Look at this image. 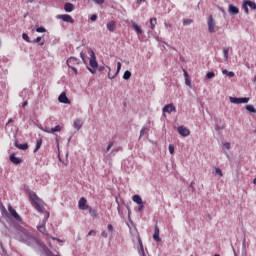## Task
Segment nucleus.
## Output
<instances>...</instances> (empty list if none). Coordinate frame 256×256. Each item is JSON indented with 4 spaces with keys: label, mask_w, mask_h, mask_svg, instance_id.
<instances>
[{
    "label": "nucleus",
    "mask_w": 256,
    "mask_h": 256,
    "mask_svg": "<svg viewBox=\"0 0 256 256\" xmlns=\"http://www.w3.org/2000/svg\"><path fill=\"white\" fill-rule=\"evenodd\" d=\"M123 79H125L126 81H129V79H131V71L126 70L124 72Z\"/></svg>",
    "instance_id": "nucleus-27"
},
{
    "label": "nucleus",
    "mask_w": 256,
    "mask_h": 256,
    "mask_svg": "<svg viewBox=\"0 0 256 256\" xmlns=\"http://www.w3.org/2000/svg\"><path fill=\"white\" fill-rule=\"evenodd\" d=\"M57 19H61L65 23H75V20L73 19V17H71V15H68V14L58 15Z\"/></svg>",
    "instance_id": "nucleus-10"
},
{
    "label": "nucleus",
    "mask_w": 256,
    "mask_h": 256,
    "mask_svg": "<svg viewBox=\"0 0 256 256\" xmlns=\"http://www.w3.org/2000/svg\"><path fill=\"white\" fill-rule=\"evenodd\" d=\"M63 129L60 125L55 126L54 128H51L52 133H57Z\"/></svg>",
    "instance_id": "nucleus-31"
},
{
    "label": "nucleus",
    "mask_w": 256,
    "mask_h": 256,
    "mask_svg": "<svg viewBox=\"0 0 256 256\" xmlns=\"http://www.w3.org/2000/svg\"><path fill=\"white\" fill-rule=\"evenodd\" d=\"M89 205H87V199L85 197H81L78 202V208L81 209V211H85L89 209Z\"/></svg>",
    "instance_id": "nucleus-9"
},
{
    "label": "nucleus",
    "mask_w": 256,
    "mask_h": 256,
    "mask_svg": "<svg viewBox=\"0 0 256 256\" xmlns=\"http://www.w3.org/2000/svg\"><path fill=\"white\" fill-rule=\"evenodd\" d=\"M139 254H140L141 256H147V255L145 254V249L139 250Z\"/></svg>",
    "instance_id": "nucleus-54"
},
{
    "label": "nucleus",
    "mask_w": 256,
    "mask_h": 256,
    "mask_svg": "<svg viewBox=\"0 0 256 256\" xmlns=\"http://www.w3.org/2000/svg\"><path fill=\"white\" fill-rule=\"evenodd\" d=\"M44 253L46 256L53 255V252H51V250L49 248H47V246L44 247Z\"/></svg>",
    "instance_id": "nucleus-33"
},
{
    "label": "nucleus",
    "mask_w": 256,
    "mask_h": 256,
    "mask_svg": "<svg viewBox=\"0 0 256 256\" xmlns=\"http://www.w3.org/2000/svg\"><path fill=\"white\" fill-rule=\"evenodd\" d=\"M138 243L140 245V251H143V249H145V248L143 247V241H141V237H139V236H138Z\"/></svg>",
    "instance_id": "nucleus-43"
},
{
    "label": "nucleus",
    "mask_w": 256,
    "mask_h": 256,
    "mask_svg": "<svg viewBox=\"0 0 256 256\" xmlns=\"http://www.w3.org/2000/svg\"><path fill=\"white\" fill-rule=\"evenodd\" d=\"M184 75H185L186 79L189 78V74L187 73V71H184Z\"/></svg>",
    "instance_id": "nucleus-63"
},
{
    "label": "nucleus",
    "mask_w": 256,
    "mask_h": 256,
    "mask_svg": "<svg viewBox=\"0 0 256 256\" xmlns=\"http://www.w3.org/2000/svg\"><path fill=\"white\" fill-rule=\"evenodd\" d=\"M52 240L53 241H58V243H61V239H59V238L52 237Z\"/></svg>",
    "instance_id": "nucleus-60"
},
{
    "label": "nucleus",
    "mask_w": 256,
    "mask_h": 256,
    "mask_svg": "<svg viewBox=\"0 0 256 256\" xmlns=\"http://www.w3.org/2000/svg\"><path fill=\"white\" fill-rule=\"evenodd\" d=\"M101 237H103L104 239H107V237H109V235L107 234L106 231H103V232L101 233Z\"/></svg>",
    "instance_id": "nucleus-50"
},
{
    "label": "nucleus",
    "mask_w": 256,
    "mask_h": 256,
    "mask_svg": "<svg viewBox=\"0 0 256 256\" xmlns=\"http://www.w3.org/2000/svg\"><path fill=\"white\" fill-rule=\"evenodd\" d=\"M41 145H43V140L42 139H38L36 142V148L34 150V153L39 151V149H41Z\"/></svg>",
    "instance_id": "nucleus-25"
},
{
    "label": "nucleus",
    "mask_w": 256,
    "mask_h": 256,
    "mask_svg": "<svg viewBox=\"0 0 256 256\" xmlns=\"http://www.w3.org/2000/svg\"><path fill=\"white\" fill-rule=\"evenodd\" d=\"M191 23H193V20L187 19V20H184L183 25H191Z\"/></svg>",
    "instance_id": "nucleus-45"
},
{
    "label": "nucleus",
    "mask_w": 256,
    "mask_h": 256,
    "mask_svg": "<svg viewBox=\"0 0 256 256\" xmlns=\"http://www.w3.org/2000/svg\"><path fill=\"white\" fill-rule=\"evenodd\" d=\"M185 83L188 87H191V80H189V78H186Z\"/></svg>",
    "instance_id": "nucleus-53"
},
{
    "label": "nucleus",
    "mask_w": 256,
    "mask_h": 256,
    "mask_svg": "<svg viewBox=\"0 0 256 256\" xmlns=\"http://www.w3.org/2000/svg\"><path fill=\"white\" fill-rule=\"evenodd\" d=\"M127 211H128V218L130 223L133 225V220H131V208L129 207V205H126Z\"/></svg>",
    "instance_id": "nucleus-35"
},
{
    "label": "nucleus",
    "mask_w": 256,
    "mask_h": 256,
    "mask_svg": "<svg viewBox=\"0 0 256 256\" xmlns=\"http://www.w3.org/2000/svg\"><path fill=\"white\" fill-rule=\"evenodd\" d=\"M60 163H61L62 165H65V166L67 167V162L61 161Z\"/></svg>",
    "instance_id": "nucleus-64"
},
{
    "label": "nucleus",
    "mask_w": 256,
    "mask_h": 256,
    "mask_svg": "<svg viewBox=\"0 0 256 256\" xmlns=\"http://www.w3.org/2000/svg\"><path fill=\"white\" fill-rule=\"evenodd\" d=\"M194 185H195V182L192 181L190 183V187H191L192 191H195V186Z\"/></svg>",
    "instance_id": "nucleus-57"
},
{
    "label": "nucleus",
    "mask_w": 256,
    "mask_h": 256,
    "mask_svg": "<svg viewBox=\"0 0 256 256\" xmlns=\"http://www.w3.org/2000/svg\"><path fill=\"white\" fill-rule=\"evenodd\" d=\"M97 233V231L96 230H90L89 232H88V237H91V235H95Z\"/></svg>",
    "instance_id": "nucleus-49"
},
{
    "label": "nucleus",
    "mask_w": 256,
    "mask_h": 256,
    "mask_svg": "<svg viewBox=\"0 0 256 256\" xmlns=\"http://www.w3.org/2000/svg\"><path fill=\"white\" fill-rule=\"evenodd\" d=\"M113 147V142H109L107 148H106V151L109 152L111 151V148Z\"/></svg>",
    "instance_id": "nucleus-48"
},
{
    "label": "nucleus",
    "mask_w": 256,
    "mask_h": 256,
    "mask_svg": "<svg viewBox=\"0 0 256 256\" xmlns=\"http://www.w3.org/2000/svg\"><path fill=\"white\" fill-rule=\"evenodd\" d=\"M89 65L92 68H89L90 73H95L97 71V67H99V64L97 63V57H95V52H93V50L90 51Z\"/></svg>",
    "instance_id": "nucleus-3"
},
{
    "label": "nucleus",
    "mask_w": 256,
    "mask_h": 256,
    "mask_svg": "<svg viewBox=\"0 0 256 256\" xmlns=\"http://www.w3.org/2000/svg\"><path fill=\"white\" fill-rule=\"evenodd\" d=\"M169 153H170L171 155H173V154L175 153V146H173V144H170V145H169Z\"/></svg>",
    "instance_id": "nucleus-41"
},
{
    "label": "nucleus",
    "mask_w": 256,
    "mask_h": 256,
    "mask_svg": "<svg viewBox=\"0 0 256 256\" xmlns=\"http://www.w3.org/2000/svg\"><path fill=\"white\" fill-rule=\"evenodd\" d=\"M213 77H215V72H208L206 74V79H213Z\"/></svg>",
    "instance_id": "nucleus-38"
},
{
    "label": "nucleus",
    "mask_w": 256,
    "mask_h": 256,
    "mask_svg": "<svg viewBox=\"0 0 256 256\" xmlns=\"http://www.w3.org/2000/svg\"><path fill=\"white\" fill-rule=\"evenodd\" d=\"M207 25H208L209 33H215V31H216L215 29L217 27V23L215 22V19L213 18V15H210L208 17Z\"/></svg>",
    "instance_id": "nucleus-5"
},
{
    "label": "nucleus",
    "mask_w": 256,
    "mask_h": 256,
    "mask_svg": "<svg viewBox=\"0 0 256 256\" xmlns=\"http://www.w3.org/2000/svg\"><path fill=\"white\" fill-rule=\"evenodd\" d=\"M14 239L20 241L21 243H25V245H28V247H37L41 245L39 239L35 238V236L31 235L27 229L19 225L16 227Z\"/></svg>",
    "instance_id": "nucleus-2"
},
{
    "label": "nucleus",
    "mask_w": 256,
    "mask_h": 256,
    "mask_svg": "<svg viewBox=\"0 0 256 256\" xmlns=\"http://www.w3.org/2000/svg\"><path fill=\"white\" fill-rule=\"evenodd\" d=\"M90 20H91V21H97V14H93V15L90 17Z\"/></svg>",
    "instance_id": "nucleus-51"
},
{
    "label": "nucleus",
    "mask_w": 256,
    "mask_h": 256,
    "mask_svg": "<svg viewBox=\"0 0 256 256\" xmlns=\"http://www.w3.org/2000/svg\"><path fill=\"white\" fill-rule=\"evenodd\" d=\"M143 209H145L144 202H142L141 204H138V213H143Z\"/></svg>",
    "instance_id": "nucleus-32"
},
{
    "label": "nucleus",
    "mask_w": 256,
    "mask_h": 256,
    "mask_svg": "<svg viewBox=\"0 0 256 256\" xmlns=\"http://www.w3.org/2000/svg\"><path fill=\"white\" fill-rule=\"evenodd\" d=\"M14 165H21V161H13Z\"/></svg>",
    "instance_id": "nucleus-61"
},
{
    "label": "nucleus",
    "mask_w": 256,
    "mask_h": 256,
    "mask_svg": "<svg viewBox=\"0 0 256 256\" xmlns=\"http://www.w3.org/2000/svg\"><path fill=\"white\" fill-rule=\"evenodd\" d=\"M148 129L147 127H143L140 131V137H143L147 133Z\"/></svg>",
    "instance_id": "nucleus-40"
},
{
    "label": "nucleus",
    "mask_w": 256,
    "mask_h": 256,
    "mask_svg": "<svg viewBox=\"0 0 256 256\" xmlns=\"http://www.w3.org/2000/svg\"><path fill=\"white\" fill-rule=\"evenodd\" d=\"M80 61L76 57H70L67 60L68 67L73 71L74 75H77V65H79Z\"/></svg>",
    "instance_id": "nucleus-4"
},
{
    "label": "nucleus",
    "mask_w": 256,
    "mask_h": 256,
    "mask_svg": "<svg viewBox=\"0 0 256 256\" xmlns=\"http://www.w3.org/2000/svg\"><path fill=\"white\" fill-rule=\"evenodd\" d=\"M10 161H19V159L15 158V156H10Z\"/></svg>",
    "instance_id": "nucleus-59"
},
{
    "label": "nucleus",
    "mask_w": 256,
    "mask_h": 256,
    "mask_svg": "<svg viewBox=\"0 0 256 256\" xmlns=\"http://www.w3.org/2000/svg\"><path fill=\"white\" fill-rule=\"evenodd\" d=\"M40 41H41V36H39L35 40H33V43H40Z\"/></svg>",
    "instance_id": "nucleus-55"
},
{
    "label": "nucleus",
    "mask_w": 256,
    "mask_h": 256,
    "mask_svg": "<svg viewBox=\"0 0 256 256\" xmlns=\"http://www.w3.org/2000/svg\"><path fill=\"white\" fill-rule=\"evenodd\" d=\"M228 13H230V15H239V8L233 4H230L228 6Z\"/></svg>",
    "instance_id": "nucleus-14"
},
{
    "label": "nucleus",
    "mask_w": 256,
    "mask_h": 256,
    "mask_svg": "<svg viewBox=\"0 0 256 256\" xmlns=\"http://www.w3.org/2000/svg\"><path fill=\"white\" fill-rule=\"evenodd\" d=\"M132 27L134 31H136L137 35H143V30L141 29V26H139L137 23L132 22Z\"/></svg>",
    "instance_id": "nucleus-20"
},
{
    "label": "nucleus",
    "mask_w": 256,
    "mask_h": 256,
    "mask_svg": "<svg viewBox=\"0 0 256 256\" xmlns=\"http://www.w3.org/2000/svg\"><path fill=\"white\" fill-rule=\"evenodd\" d=\"M43 131H44L45 133H53V132L51 131V128H45V129H43Z\"/></svg>",
    "instance_id": "nucleus-56"
},
{
    "label": "nucleus",
    "mask_w": 256,
    "mask_h": 256,
    "mask_svg": "<svg viewBox=\"0 0 256 256\" xmlns=\"http://www.w3.org/2000/svg\"><path fill=\"white\" fill-rule=\"evenodd\" d=\"M29 105V102L28 101H24L23 104H22V107L25 108Z\"/></svg>",
    "instance_id": "nucleus-58"
},
{
    "label": "nucleus",
    "mask_w": 256,
    "mask_h": 256,
    "mask_svg": "<svg viewBox=\"0 0 256 256\" xmlns=\"http://www.w3.org/2000/svg\"><path fill=\"white\" fill-rule=\"evenodd\" d=\"M36 31L37 33H45V31L47 30L45 29V27H39V28H36Z\"/></svg>",
    "instance_id": "nucleus-42"
},
{
    "label": "nucleus",
    "mask_w": 256,
    "mask_h": 256,
    "mask_svg": "<svg viewBox=\"0 0 256 256\" xmlns=\"http://www.w3.org/2000/svg\"><path fill=\"white\" fill-rule=\"evenodd\" d=\"M230 103H234L235 105H239L241 103H249V98H237V97H230L229 98Z\"/></svg>",
    "instance_id": "nucleus-7"
},
{
    "label": "nucleus",
    "mask_w": 256,
    "mask_h": 256,
    "mask_svg": "<svg viewBox=\"0 0 256 256\" xmlns=\"http://www.w3.org/2000/svg\"><path fill=\"white\" fill-rule=\"evenodd\" d=\"M246 5H248V7H250V9H253L254 11H256V3L251 1V0H246Z\"/></svg>",
    "instance_id": "nucleus-23"
},
{
    "label": "nucleus",
    "mask_w": 256,
    "mask_h": 256,
    "mask_svg": "<svg viewBox=\"0 0 256 256\" xmlns=\"http://www.w3.org/2000/svg\"><path fill=\"white\" fill-rule=\"evenodd\" d=\"M177 111V108H175V105L173 103H170L163 107L162 113L165 116V113H175Z\"/></svg>",
    "instance_id": "nucleus-8"
},
{
    "label": "nucleus",
    "mask_w": 256,
    "mask_h": 256,
    "mask_svg": "<svg viewBox=\"0 0 256 256\" xmlns=\"http://www.w3.org/2000/svg\"><path fill=\"white\" fill-rule=\"evenodd\" d=\"M153 239L156 241V243H161V237H159V226H155L154 234H153Z\"/></svg>",
    "instance_id": "nucleus-16"
},
{
    "label": "nucleus",
    "mask_w": 256,
    "mask_h": 256,
    "mask_svg": "<svg viewBox=\"0 0 256 256\" xmlns=\"http://www.w3.org/2000/svg\"><path fill=\"white\" fill-rule=\"evenodd\" d=\"M64 11H66V13H71V12L75 11V5H73V4L70 3V2H67V3L64 5Z\"/></svg>",
    "instance_id": "nucleus-17"
},
{
    "label": "nucleus",
    "mask_w": 256,
    "mask_h": 256,
    "mask_svg": "<svg viewBox=\"0 0 256 256\" xmlns=\"http://www.w3.org/2000/svg\"><path fill=\"white\" fill-rule=\"evenodd\" d=\"M73 127L76 129V131H79L81 127H83V121L81 119H76L73 123Z\"/></svg>",
    "instance_id": "nucleus-19"
},
{
    "label": "nucleus",
    "mask_w": 256,
    "mask_h": 256,
    "mask_svg": "<svg viewBox=\"0 0 256 256\" xmlns=\"http://www.w3.org/2000/svg\"><path fill=\"white\" fill-rule=\"evenodd\" d=\"M156 25H157V18H151L150 19V29H155Z\"/></svg>",
    "instance_id": "nucleus-26"
},
{
    "label": "nucleus",
    "mask_w": 256,
    "mask_h": 256,
    "mask_svg": "<svg viewBox=\"0 0 256 256\" xmlns=\"http://www.w3.org/2000/svg\"><path fill=\"white\" fill-rule=\"evenodd\" d=\"M177 131H178L179 135H181L182 137H189V135H191V131H189V129L185 128V126L178 127Z\"/></svg>",
    "instance_id": "nucleus-11"
},
{
    "label": "nucleus",
    "mask_w": 256,
    "mask_h": 256,
    "mask_svg": "<svg viewBox=\"0 0 256 256\" xmlns=\"http://www.w3.org/2000/svg\"><path fill=\"white\" fill-rule=\"evenodd\" d=\"M116 203L118 204L117 211H118V213H121V206L119 205V200L118 199H116Z\"/></svg>",
    "instance_id": "nucleus-52"
},
{
    "label": "nucleus",
    "mask_w": 256,
    "mask_h": 256,
    "mask_svg": "<svg viewBox=\"0 0 256 256\" xmlns=\"http://www.w3.org/2000/svg\"><path fill=\"white\" fill-rule=\"evenodd\" d=\"M132 201H134V203H136L137 205H141L143 203V198H141L139 194H135L132 197Z\"/></svg>",
    "instance_id": "nucleus-21"
},
{
    "label": "nucleus",
    "mask_w": 256,
    "mask_h": 256,
    "mask_svg": "<svg viewBox=\"0 0 256 256\" xmlns=\"http://www.w3.org/2000/svg\"><path fill=\"white\" fill-rule=\"evenodd\" d=\"M128 165H129V161L122 162L121 167L122 169H125V171H129Z\"/></svg>",
    "instance_id": "nucleus-34"
},
{
    "label": "nucleus",
    "mask_w": 256,
    "mask_h": 256,
    "mask_svg": "<svg viewBox=\"0 0 256 256\" xmlns=\"http://www.w3.org/2000/svg\"><path fill=\"white\" fill-rule=\"evenodd\" d=\"M107 69H108V78L115 79L119 75V71H121V62H117V71L113 76H111V67L107 66Z\"/></svg>",
    "instance_id": "nucleus-12"
},
{
    "label": "nucleus",
    "mask_w": 256,
    "mask_h": 256,
    "mask_svg": "<svg viewBox=\"0 0 256 256\" xmlns=\"http://www.w3.org/2000/svg\"><path fill=\"white\" fill-rule=\"evenodd\" d=\"M245 241H247V239L245 238L244 236V239H243V243H242V247L245 249Z\"/></svg>",
    "instance_id": "nucleus-62"
},
{
    "label": "nucleus",
    "mask_w": 256,
    "mask_h": 256,
    "mask_svg": "<svg viewBox=\"0 0 256 256\" xmlns=\"http://www.w3.org/2000/svg\"><path fill=\"white\" fill-rule=\"evenodd\" d=\"M8 211L13 219H15V221H18V223H21L23 221V218H21V216L19 215V213H17L13 206L8 205Z\"/></svg>",
    "instance_id": "nucleus-6"
},
{
    "label": "nucleus",
    "mask_w": 256,
    "mask_h": 256,
    "mask_svg": "<svg viewBox=\"0 0 256 256\" xmlns=\"http://www.w3.org/2000/svg\"><path fill=\"white\" fill-rule=\"evenodd\" d=\"M223 149H227V151H229V149H231V143L225 142V143L223 144Z\"/></svg>",
    "instance_id": "nucleus-39"
},
{
    "label": "nucleus",
    "mask_w": 256,
    "mask_h": 256,
    "mask_svg": "<svg viewBox=\"0 0 256 256\" xmlns=\"http://www.w3.org/2000/svg\"><path fill=\"white\" fill-rule=\"evenodd\" d=\"M242 9L245 11L246 15H249V5L246 3V0L242 4Z\"/></svg>",
    "instance_id": "nucleus-28"
},
{
    "label": "nucleus",
    "mask_w": 256,
    "mask_h": 256,
    "mask_svg": "<svg viewBox=\"0 0 256 256\" xmlns=\"http://www.w3.org/2000/svg\"><path fill=\"white\" fill-rule=\"evenodd\" d=\"M0 209L2 211V215L3 213H5V215H7V210L3 207V203L0 202Z\"/></svg>",
    "instance_id": "nucleus-47"
},
{
    "label": "nucleus",
    "mask_w": 256,
    "mask_h": 256,
    "mask_svg": "<svg viewBox=\"0 0 256 256\" xmlns=\"http://www.w3.org/2000/svg\"><path fill=\"white\" fill-rule=\"evenodd\" d=\"M29 198H30L32 207H34V209H36L38 213L44 214L43 224L37 227L38 231L42 233V235H49V233H47V228H45V225L49 220L50 214H49V211H47L45 207H43V205H45V202H43L35 192H31L29 194Z\"/></svg>",
    "instance_id": "nucleus-1"
},
{
    "label": "nucleus",
    "mask_w": 256,
    "mask_h": 256,
    "mask_svg": "<svg viewBox=\"0 0 256 256\" xmlns=\"http://www.w3.org/2000/svg\"><path fill=\"white\" fill-rule=\"evenodd\" d=\"M22 39H24V41H26L27 43H31V40H29V35H27L26 33L22 34Z\"/></svg>",
    "instance_id": "nucleus-37"
},
{
    "label": "nucleus",
    "mask_w": 256,
    "mask_h": 256,
    "mask_svg": "<svg viewBox=\"0 0 256 256\" xmlns=\"http://www.w3.org/2000/svg\"><path fill=\"white\" fill-rule=\"evenodd\" d=\"M106 27L110 33H113L115 32V29H117V24H115V21H110L107 23Z\"/></svg>",
    "instance_id": "nucleus-18"
},
{
    "label": "nucleus",
    "mask_w": 256,
    "mask_h": 256,
    "mask_svg": "<svg viewBox=\"0 0 256 256\" xmlns=\"http://www.w3.org/2000/svg\"><path fill=\"white\" fill-rule=\"evenodd\" d=\"M59 103H65L66 105H69L71 101H69V98H67V94L65 92H62L58 97Z\"/></svg>",
    "instance_id": "nucleus-13"
},
{
    "label": "nucleus",
    "mask_w": 256,
    "mask_h": 256,
    "mask_svg": "<svg viewBox=\"0 0 256 256\" xmlns=\"http://www.w3.org/2000/svg\"><path fill=\"white\" fill-rule=\"evenodd\" d=\"M223 52H224V58L229 59V48H224Z\"/></svg>",
    "instance_id": "nucleus-36"
},
{
    "label": "nucleus",
    "mask_w": 256,
    "mask_h": 256,
    "mask_svg": "<svg viewBox=\"0 0 256 256\" xmlns=\"http://www.w3.org/2000/svg\"><path fill=\"white\" fill-rule=\"evenodd\" d=\"M246 109L249 111V113H256V109L253 107V105H247Z\"/></svg>",
    "instance_id": "nucleus-30"
},
{
    "label": "nucleus",
    "mask_w": 256,
    "mask_h": 256,
    "mask_svg": "<svg viewBox=\"0 0 256 256\" xmlns=\"http://www.w3.org/2000/svg\"><path fill=\"white\" fill-rule=\"evenodd\" d=\"M107 229L109 231V233L113 234V231H115V229L113 228V226L111 224H108Z\"/></svg>",
    "instance_id": "nucleus-44"
},
{
    "label": "nucleus",
    "mask_w": 256,
    "mask_h": 256,
    "mask_svg": "<svg viewBox=\"0 0 256 256\" xmlns=\"http://www.w3.org/2000/svg\"><path fill=\"white\" fill-rule=\"evenodd\" d=\"M88 209H89V215H90L91 217L96 218V217H97V210L93 209L91 206H89Z\"/></svg>",
    "instance_id": "nucleus-24"
},
{
    "label": "nucleus",
    "mask_w": 256,
    "mask_h": 256,
    "mask_svg": "<svg viewBox=\"0 0 256 256\" xmlns=\"http://www.w3.org/2000/svg\"><path fill=\"white\" fill-rule=\"evenodd\" d=\"M14 145L15 147H17V149H20L21 151H27L29 149V144H20L17 140L15 141Z\"/></svg>",
    "instance_id": "nucleus-15"
},
{
    "label": "nucleus",
    "mask_w": 256,
    "mask_h": 256,
    "mask_svg": "<svg viewBox=\"0 0 256 256\" xmlns=\"http://www.w3.org/2000/svg\"><path fill=\"white\" fill-rule=\"evenodd\" d=\"M223 75H227L228 77H235V72H229L228 70L222 71Z\"/></svg>",
    "instance_id": "nucleus-29"
},
{
    "label": "nucleus",
    "mask_w": 256,
    "mask_h": 256,
    "mask_svg": "<svg viewBox=\"0 0 256 256\" xmlns=\"http://www.w3.org/2000/svg\"><path fill=\"white\" fill-rule=\"evenodd\" d=\"M212 173L216 177H223V171L219 167H214Z\"/></svg>",
    "instance_id": "nucleus-22"
},
{
    "label": "nucleus",
    "mask_w": 256,
    "mask_h": 256,
    "mask_svg": "<svg viewBox=\"0 0 256 256\" xmlns=\"http://www.w3.org/2000/svg\"><path fill=\"white\" fill-rule=\"evenodd\" d=\"M96 5H103L105 3V0H93Z\"/></svg>",
    "instance_id": "nucleus-46"
}]
</instances>
